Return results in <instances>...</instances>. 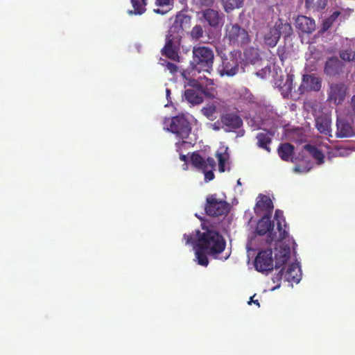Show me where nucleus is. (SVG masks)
Wrapping results in <instances>:
<instances>
[{"label":"nucleus","instance_id":"nucleus-1","mask_svg":"<svg viewBox=\"0 0 355 355\" xmlns=\"http://www.w3.org/2000/svg\"><path fill=\"white\" fill-rule=\"evenodd\" d=\"M202 229L203 232L196 230L191 234H184L183 238L186 245H194L198 263L206 267L209 264L207 255L216 259L225 249L226 241L218 232L204 227Z\"/></svg>","mask_w":355,"mask_h":355},{"label":"nucleus","instance_id":"nucleus-2","mask_svg":"<svg viewBox=\"0 0 355 355\" xmlns=\"http://www.w3.org/2000/svg\"><path fill=\"white\" fill-rule=\"evenodd\" d=\"M192 53V69L198 72L205 71L210 73L213 70L214 60L212 49L205 46H194Z\"/></svg>","mask_w":355,"mask_h":355},{"label":"nucleus","instance_id":"nucleus-3","mask_svg":"<svg viewBox=\"0 0 355 355\" xmlns=\"http://www.w3.org/2000/svg\"><path fill=\"white\" fill-rule=\"evenodd\" d=\"M164 124L168 131L182 139V141L175 144L177 151L180 152L181 147L187 143L185 139L189 137L191 132L190 122L184 115H178L166 120Z\"/></svg>","mask_w":355,"mask_h":355},{"label":"nucleus","instance_id":"nucleus-4","mask_svg":"<svg viewBox=\"0 0 355 355\" xmlns=\"http://www.w3.org/2000/svg\"><path fill=\"white\" fill-rule=\"evenodd\" d=\"M224 38L228 41L230 44L237 46H242L250 42L248 31L237 24L226 25Z\"/></svg>","mask_w":355,"mask_h":355},{"label":"nucleus","instance_id":"nucleus-5","mask_svg":"<svg viewBox=\"0 0 355 355\" xmlns=\"http://www.w3.org/2000/svg\"><path fill=\"white\" fill-rule=\"evenodd\" d=\"M182 37L167 32L165 44L161 50L163 56L176 62L180 61V50Z\"/></svg>","mask_w":355,"mask_h":355},{"label":"nucleus","instance_id":"nucleus-6","mask_svg":"<svg viewBox=\"0 0 355 355\" xmlns=\"http://www.w3.org/2000/svg\"><path fill=\"white\" fill-rule=\"evenodd\" d=\"M171 26L168 33L175 35L183 37L184 32L190 28L191 24V16L189 15L185 10L178 12L177 14L170 19Z\"/></svg>","mask_w":355,"mask_h":355},{"label":"nucleus","instance_id":"nucleus-7","mask_svg":"<svg viewBox=\"0 0 355 355\" xmlns=\"http://www.w3.org/2000/svg\"><path fill=\"white\" fill-rule=\"evenodd\" d=\"M237 52H231L228 56H222V63L217 67V72L221 76L232 77L239 71V60Z\"/></svg>","mask_w":355,"mask_h":355},{"label":"nucleus","instance_id":"nucleus-8","mask_svg":"<svg viewBox=\"0 0 355 355\" xmlns=\"http://www.w3.org/2000/svg\"><path fill=\"white\" fill-rule=\"evenodd\" d=\"M229 205L225 200H220L216 194L207 197L205 210L206 214L212 217L222 216L228 212Z\"/></svg>","mask_w":355,"mask_h":355},{"label":"nucleus","instance_id":"nucleus-9","mask_svg":"<svg viewBox=\"0 0 355 355\" xmlns=\"http://www.w3.org/2000/svg\"><path fill=\"white\" fill-rule=\"evenodd\" d=\"M254 268L259 272H270L273 270L272 249L260 251L254 259Z\"/></svg>","mask_w":355,"mask_h":355},{"label":"nucleus","instance_id":"nucleus-10","mask_svg":"<svg viewBox=\"0 0 355 355\" xmlns=\"http://www.w3.org/2000/svg\"><path fill=\"white\" fill-rule=\"evenodd\" d=\"M275 219L277 220V230L278 234H277V233H270V235L268 239H266V242L268 243H271L273 241H282L288 235V232L286 230V224L282 210L277 209L275 211Z\"/></svg>","mask_w":355,"mask_h":355},{"label":"nucleus","instance_id":"nucleus-11","mask_svg":"<svg viewBox=\"0 0 355 355\" xmlns=\"http://www.w3.org/2000/svg\"><path fill=\"white\" fill-rule=\"evenodd\" d=\"M283 277L288 282L299 283L302 277V272L299 263H292L290 264L285 273H284L282 269L274 277L273 282H279Z\"/></svg>","mask_w":355,"mask_h":355},{"label":"nucleus","instance_id":"nucleus-12","mask_svg":"<svg viewBox=\"0 0 355 355\" xmlns=\"http://www.w3.org/2000/svg\"><path fill=\"white\" fill-rule=\"evenodd\" d=\"M222 127L226 132L233 131L243 125V120L236 112H226L220 115Z\"/></svg>","mask_w":355,"mask_h":355},{"label":"nucleus","instance_id":"nucleus-13","mask_svg":"<svg viewBox=\"0 0 355 355\" xmlns=\"http://www.w3.org/2000/svg\"><path fill=\"white\" fill-rule=\"evenodd\" d=\"M321 79L314 74H305L302 77V84L299 89L304 92L305 91L318 92L321 89Z\"/></svg>","mask_w":355,"mask_h":355},{"label":"nucleus","instance_id":"nucleus-14","mask_svg":"<svg viewBox=\"0 0 355 355\" xmlns=\"http://www.w3.org/2000/svg\"><path fill=\"white\" fill-rule=\"evenodd\" d=\"M223 17L219 11L210 8L202 12V17L210 27L214 28H218L223 23Z\"/></svg>","mask_w":355,"mask_h":355},{"label":"nucleus","instance_id":"nucleus-15","mask_svg":"<svg viewBox=\"0 0 355 355\" xmlns=\"http://www.w3.org/2000/svg\"><path fill=\"white\" fill-rule=\"evenodd\" d=\"M191 162L195 168L201 171L209 168L214 169L216 166V162L214 158L209 157L207 159H205L198 152L192 153Z\"/></svg>","mask_w":355,"mask_h":355},{"label":"nucleus","instance_id":"nucleus-16","mask_svg":"<svg viewBox=\"0 0 355 355\" xmlns=\"http://www.w3.org/2000/svg\"><path fill=\"white\" fill-rule=\"evenodd\" d=\"M347 87L344 83L331 84L329 93V99L338 105L345 100L347 94Z\"/></svg>","mask_w":355,"mask_h":355},{"label":"nucleus","instance_id":"nucleus-17","mask_svg":"<svg viewBox=\"0 0 355 355\" xmlns=\"http://www.w3.org/2000/svg\"><path fill=\"white\" fill-rule=\"evenodd\" d=\"M343 63L337 58H330L325 62L324 72L329 76H336L343 71Z\"/></svg>","mask_w":355,"mask_h":355},{"label":"nucleus","instance_id":"nucleus-18","mask_svg":"<svg viewBox=\"0 0 355 355\" xmlns=\"http://www.w3.org/2000/svg\"><path fill=\"white\" fill-rule=\"evenodd\" d=\"M295 27L304 33H311L315 29V21L304 15H299L295 19Z\"/></svg>","mask_w":355,"mask_h":355},{"label":"nucleus","instance_id":"nucleus-19","mask_svg":"<svg viewBox=\"0 0 355 355\" xmlns=\"http://www.w3.org/2000/svg\"><path fill=\"white\" fill-rule=\"evenodd\" d=\"M270 218L268 214H264V216L258 221L256 227V232L257 234L260 236L265 235L268 233L267 239L270 235V233H276L273 232L274 225L270 221ZM278 232H277V234Z\"/></svg>","mask_w":355,"mask_h":355},{"label":"nucleus","instance_id":"nucleus-20","mask_svg":"<svg viewBox=\"0 0 355 355\" xmlns=\"http://www.w3.org/2000/svg\"><path fill=\"white\" fill-rule=\"evenodd\" d=\"M273 209L274 205L270 198L266 195L259 194L256 202V212L265 211V214H268L271 216Z\"/></svg>","mask_w":355,"mask_h":355},{"label":"nucleus","instance_id":"nucleus-21","mask_svg":"<svg viewBox=\"0 0 355 355\" xmlns=\"http://www.w3.org/2000/svg\"><path fill=\"white\" fill-rule=\"evenodd\" d=\"M291 248L288 245L283 244L280 246L279 250L275 253V265L276 269L281 268L286 264L290 258Z\"/></svg>","mask_w":355,"mask_h":355},{"label":"nucleus","instance_id":"nucleus-22","mask_svg":"<svg viewBox=\"0 0 355 355\" xmlns=\"http://www.w3.org/2000/svg\"><path fill=\"white\" fill-rule=\"evenodd\" d=\"M273 135V133L266 130H264V132H259L256 136V139L257 140V146L260 148L264 149L268 153H270L271 150L270 145L272 143Z\"/></svg>","mask_w":355,"mask_h":355},{"label":"nucleus","instance_id":"nucleus-23","mask_svg":"<svg viewBox=\"0 0 355 355\" xmlns=\"http://www.w3.org/2000/svg\"><path fill=\"white\" fill-rule=\"evenodd\" d=\"M315 127L318 130L325 135H331V119L327 115H320L315 119Z\"/></svg>","mask_w":355,"mask_h":355},{"label":"nucleus","instance_id":"nucleus-24","mask_svg":"<svg viewBox=\"0 0 355 355\" xmlns=\"http://www.w3.org/2000/svg\"><path fill=\"white\" fill-rule=\"evenodd\" d=\"M203 94H206V91L187 89L184 92L185 99L192 105H198L202 103Z\"/></svg>","mask_w":355,"mask_h":355},{"label":"nucleus","instance_id":"nucleus-25","mask_svg":"<svg viewBox=\"0 0 355 355\" xmlns=\"http://www.w3.org/2000/svg\"><path fill=\"white\" fill-rule=\"evenodd\" d=\"M337 131L336 136L339 138L351 137L354 132L353 128L348 122L344 119H337Z\"/></svg>","mask_w":355,"mask_h":355},{"label":"nucleus","instance_id":"nucleus-26","mask_svg":"<svg viewBox=\"0 0 355 355\" xmlns=\"http://www.w3.org/2000/svg\"><path fill=\"white\" fill-rule=\"evenodd\" d=\"M274 25L278 32H279V35H283L285 39L289 37L293 33V30L291 24L287 21H284L281 18H278Z\"/></svg>","mask_w":355,"mask_h":355},{"label":"nucleus","instance_id":"nucleus-27","mask_svg":"<svg viewBox=\"0 0 355 355\" xmlns=\"http://www.w3.org/2000/svg\"><path fill=\"white\" fill-rule=\"evenodd\" d=\"M280 39L279 32L277 30L275 25L270 28L263 37L264 43L270 46L275 47Z\"/></svg>","mask_w":355,"mask_h":355},{"label":"nucleus","instance_id":"nucleus-28","mask_svg":"<svg viewBox=\"0 0 355 355\" xmlns=\"http://www.w3.org/2000/svg\"><path fill=\"white\" fill-rule=\"evenodd\" d=\"M278 155L284 161H288L294 153V146L289 143L280 144L277 149Z\"/></svg>","mask_w":355,"mask_h":355},{"label":"nucleus","instance_id":"nucleus-29","mask_svg":"<svg viewBox=\"0 0 355 355\" xmlns=\"http://www.w3.org/2000/svg\"><path fill=\"white\" fill-rule=\"evenodd\" d=\"M133 10H129L128 14L132 15H142L146 10V6L147 5V0H130Z\"/></svg>","mask_w":355,"mask_h":355},{"label":"nucleus","instance_id":"nucleus-30","mask_svg":"<svg viewBox=\"0 0 355 355\" xmlns=\"http://www.w3.org/2000/svg\"><path fill=\"white\" fill-rule=\"evenodd\" d=\"M244 55L245 60L252 64L261 60L258 49L254 47H250L245 50Z\"/></svg>","mask_w":355,"mask_h":355},{"label":"nucleus","instance_id":"nucleus-31","mask_svg":"<svg viewBox=\"0 0 355 355\" xmlns=\"http://www.w3.org/2000/svg\"><path fill=\"white\" fill-rule=\"evenodd\" d=\"M304 149L318 161V164H321L324 162V154L316 146L311 144L304 146Z\"/></svg>","mask_w":355,"mask_h":355},{"label":"nucleus","instance_id":"nucleus-32","mask_svg":"<svg viewBox=\"0 0 355 355\" xmlns=\"http://www.w3.org/2000/svg\"><path fill=\"white\" fill-rule=\"evenodd\" d=\"M244 0H222L223 8L226 12H230L243 6Z\"/></svg>","mask_w":355,"mask_h":355},{"label":"nucleus","instance_id":"nucleus-33","mask_svg":"<svg viewBox=\"0 0 355 355\" xmlns=\"http://www.w3.org/2000/svg\"><path fill=\"white\" fill-rule=\"evenodd\" d=\"M340 15V12L335 11L328 18H327L322 24V28L324 31L328 30L332 24L336 21L338 16Z\"/></svg>","mask_w":355,"mask_h":355},{"label":"nucleus","instance_id":"nucleus-34","mask_svg":"<svg viewBox=\"0 0 355 355\" xmlns=\"http://www.w3.org/2000/svg\"><path fill=\"white\" fill-rule=\"evenodd\" d=\"M204 34V30L201 25L197 24L194 26L191 32H190V36L192 38V40H199L201 37H202Z\"/></svg>","mask_w":355,"mask_h":355},{"label":"nucleus","instance_id":"nucleus-35","mask_svg":"<svg viewBox=\"0 0 355 355\" xmlns=\"http://www.w3.org/2000/svg\"><path fill=\"white\" fill-rule=\"evenodd\" d=\"M202 112L209 120L212 121L216 118V107L214 105H208L202 109Z\"/></svg>","mask_w":355,"mask_h":355},{"label":"nucleus","instance_id":"nucleus-36","mask_svg":"<svg viewBox=\"0 0 355 355\" xmlns=\"http://www.w3.org/2000/svg\"><path fill=\"white\" fill-rule=\"evenodd\" d=\"M340 57L344 61L355 60V52L351 49L343 50L340 52Z\"/></svg>","mask_w":355,"mask_h":355},{"label":"nucleus","instance_id":"nucleus-37","mask_svg":"<svg viewBox=\"0 0 355 355\" xmlns=\"http://www.w3.org/2000/svg\"><path fill=\"white\" fill-rule=\"evenodd\" d=\"M188 85L191 87V89L198 91H206V88L200 83L199 80L191 78L188 80Z\"/></svg>","mask_w":355,"mask_h":355},{"label":"nucleus","instance_id":"nucleus-38","mask_svg":"<svg viewBox=\"0 0 355 355\" xmlns=\"http://www.w3.org/2000/svg\"><path fill=\"white\" fill-rule=\"evenodd\" d=\"M163 62H162V64L165 67L166 69L168 70L171 74H175L178 71V67L171 62H168L167 60H163Z\"/></svg>","mask_w":355,"mask_h":355},{"label":"nucleus","instance_id":"nucleus-39","mask_svg":"<svg viewBox=\"0 0 355 355\" xmlns=\"http://www.w3.org/2000/svg\"><path fill=\"white\" fill-rule=\"evenodd\" d=\"M216 157L218 160V168L220 172H224L225 171V164L227 160V157L225 155H223L222 153H217Z\"/></svg>","mask_w":355,"mask_h":355},{"label":"nucleus","instance_id":"nucleus-40","mask_svg":"<svg viewBox=\"0 0 355 355\" xmlns=\"http://www.w3.org/2000/svg\"><path fill=\"white\" fill-rule=\"evenodd\" d=\"M277 55L280 60L284 62V60L288 58V53L285 46H279L277 48Z\"/></svg>","mask_w":355,"mask_h":355},{"label":"nucleus","instance_id":"nucleus-41","mask_svg":"<svg viewBox=\"0 0 355 355\" xmlns=\"http://www.w3.org/2000/svg\"><path fill=\"white\" fill-rule=\"evenodd\" d=\"M327 4V0H317L316 2L314 1V7L313 9L317 11H321L325 8Z\"/></svg>","mask_w":355,"mask_h":355},{"label":"nucleus","instance_id":"nucleus-42","mask_svg":"<svg viewBox=\"0 0 355 355\" xmlns=\"http://www.w3.org/2000/svg\"><path fill=\"white\" fill-rule=\"evenodd\" d=\"M214 170V169L209 168V169L202 171L205 174V181L206 182H209L214 179L215 175L213 172Z\"/></svg>","mask_w":355,"mask_h":355},{"label":"nucleus","instance_id":"nucleus-43","mask_svg":"<svg viewBox=\"0 0 355 355\" xmlns=\"http://www.w3.org/2000/svg\"><path fill=\"white\" fill-rule=\"evenodd\" d=\"M155 3L160 7L171 6L173 4V0H155Z\"/></svg>","mask_w":355,"mask_h":355},{"label":"nucleus","instance_id":"nucleus-44","mask_svg":"<svg viewBox=\"0 0 355 355\" xmlns=\"http://www.w3.org/2000/svg\"><path fill=\"white\" fill-rule=\"evenodd\" d=\"M197 1H198V3L201 6H205V7H211L214 3V0H197Z\"/></svg>","mask_w":355,"mask_h":355},{"label":"nucleus","instance_id":"nucleus-45","mask_svg":"<svg viewBox=\"0 0 355 355\" xmlns=\"http://www.w3.org/2000/svg\"><path fill=\"white\" fill-rule=\"evenodd\" d=\"M305 7L307 9H311L314 7V0H304Z\"/></svg>","mask_w":355,"mask_h":355},{"label":"nucleus","instance_id":"nucleus-46","mask_svg":"<svg viewBox=\"0 0 355 355\" xmlns=\"http://www.w3.org/2000/svg\"><path fill=\"white\" fill-rule=\"evenodd\" d=\"M254 297H255V295H254L252 297H250V300L248 302V304H250L251 303H254L258 307H259L260 304H259V300H254Z\"/></svg>","mask_w":355,"mask_h":355},{"label":"nucleus","instance_id":"nucleus-47","mask_svg":"<svg viewBox=\"0 0 355 355\" xmlns=\"http://www.w3.org/2000/svg\"><path fill=\"white\" fill-rule=\"evenodd\" d=\"M180 159L182 161L184 162H187V159H188V158H187V155H182V154H180Z\"/></svg>","mask_w":355,"mask_h":355},{"label":"nucleus","instance_id":"nucleus-48","mask_svg":"<svg viewBox=\"0 0 355 355\" xmlns=\"http://www.w3.org/2000/svg\"><path fill=\"white\" fill-rule=\"evenodd\" d=\"M289 82V84L288 85V87H287V90L288 92H291V89H292V87H291V83H292V80H290V79H288L287 81H286V83Z\"/></svg>","mask_w":355,"mask_h":355},{"label":"nucleus","instance_id":"nucleus-49","mask_svg":"<svg viewBox=\"0 0 355 355\" xmlns=\"http://www.w3.org/2000/svg\"><path fill=\"white\" fill-rule=\"evenodd\" d=\"M205 79L206 80L207 85H213V80L211 79H209V78H205Z\"/></svg>","mask_w":355,"mask_h":355},{"label":"nucleus","instance_id":"nucleus-50","mask_svg":"<svg viewBox=\"0 0 355 355\" xmlns=\"http://www.w3.org/2000/svg\"><path fill=\"white\" fill-rule=\"evenodd\" d=\"M154 11H155L156 13H159V14L160 13V14H162V15H163V14L164 13V12L161 11L159 8H157V9H155V10H154Z\"/></svg>","mask_w":355,"mask_h":355},{"label":"nucleus","instance_id":"nucleus-51","mask_svg":"<svg viewBox=\"0 0 355 355\" xmlns=\"http://www.w3.org/2000/svg\"><path fill=\"white\" fill-rule=\"evenodd\" d=\"M352 103L355 106V95L352 98Z\"/></svg>","mask_w":355,"mask_h":355},{"label":"nucleus","instance_id":"nucleus-52","mask_svg":"<svg viewBox=\"0 0 355 355\" xmlns=\"http://www.w3.org/2000/svg\"><path fill=\"white\" fill-rule=\"evenodd\" d=\"M256 75H257V76H260L261 78H263V76L261 75V73H260V72H257V73H256Z\"/></svg>","mask_w":355,"mask_h":355},{"label":"nucleus","instance_id":"nucleus-53","mask_svg":"<svg viewBox=\"0 0 355 355\" xmlns=\"http://www.w3.org/2000/svg\"><path fill=\"white\" fill-rule=\"evenodd\" d=\"M166 94L168 95L170 94V90L168 89H166Z\"/></svg>","mask_w":355,"mask_h":355},{"label":"nucleus","instance_id":"nucleus-54","mask_svg":"<svg viewBox=\"0 0 355 355\" xmlns=\"http://www.w3.org/2000/svg\"><path fill=\"white\" fill-rule=\"evenodd\" d=\"M214 129L218 130H219V128L217 126H215Z\"/></svg>","mask_w":355,"mask_h":355},{"label":"nucleus","instance_id":"nucleus-55","mask_svg":"<svg viewBox=\"0 0 355 355\" xmlns=\"http://www.w3.org/2000/svg\"><path fill=\"white\" fill-rule=\"evenodd\" d=\"M279 286H280V285H279V284H278L277 286H276L273 288V290H274V289H275V288H279Z\"/></svg>","mask_w":355,"mask_h":355},{"label":"nucleus","instance_id":"nucleus-56","mask_svg":"<svg viewBox=\"0 0 355 355\" xmlns=\"http://www.w3.org/2000/svg\"><path fill=\"white\" fill-rule=\"evenodd\" d=\"M241 132H242L241 133V136H243V134H244V130H242Z\"/></svg>","mask_w":355,"mask_h":355},{"label":"nucleus","instance_id":"nucleus-57","mask_svg":"<svg viewBox=\"0 0 355 355\" xmlns=\"http://www.w3.org/2000/svg\"><path fill=\"white\" fill-rule=\"evenodd\" d=\"M237 183H238L239 184H241V182H240V180H239L237 181Z\"/></svg>","mask_w":355,"mask_h":355}]
</instances>
